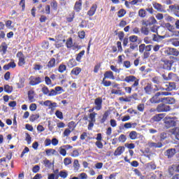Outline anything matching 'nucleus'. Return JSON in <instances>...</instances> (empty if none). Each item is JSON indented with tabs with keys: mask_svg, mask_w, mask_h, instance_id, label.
<instances>
[{
	"mask_svg": "<svg viewBox=\"0 0 179 179\" xmlns=\"http://www.w3.org/2000/svg\"><path fill=\"white\" fill-rule=\"evenodd\" d=\"M122 82H126V83H129L131 85V87H124V89L128 94H131L133 90L138 92L139 90V79H138L135 76H127L124 78H122ZM133 83V84H132Z\"/></svg>",
	"mask_w": 179,
	"mask_h": 179,
	"instance_id": "obj_1",
	"label": "nucleus"
},
{
	"mask_svg": "<svg viewBox=\"0 0 179 179\" xmlns=\"http://www.w3.org/2000/svg\"><path fill=\"white\" fill-rule=\"evenodd\" d=\"M95 106L88 110V113H94V110L100 111L103 108V98L99 96L94 99Z\"/></svg>",
	"mask_w": 179,
	"mask_h": 179,
	"instance_id": "obj_2",
	"label": "nucleus"
},
{
	"mask_svg": "<svg viewBox=\"0 0 179 179\" xmlns=\"http://www.w3.org/2000/svg\"><path fill=\"white\" fill-rule=\"evenodd\" d=\"M173 64H174V60H169L167 59H161V65H162L163 69H166V71L171 70Z\"/></svg>",
	"mask_w": 179,
	"mask_h": 179,
	"instance_id": "obj_3",
	"label": "nucleus"
},
{
	"mask_svg": "<svg viewBox=\"0 0 179 179\" xmlns=\"http://www.w3.org/2000/svg\"><path fill=\"white\" fill-rule=\"evenodd\" d=\"M156 24H157V20H156V18H155L153 16L150 17L148 19H144L141 20L142 26L150 27Z\"/></svg>",
	"mask_w": 179,
	"mask_h": 179,
	"instance_id": "obj_4",
	"label": "nucleus"
},
{
	"mask_svg": "<svg viewBox=\"0 0 179 179\" xmlns=\"http://www.w3.org/2000/svg\"><path fill=\"white\" fill-rule=\"evenodd\" d=\"M155 88H153V85L151 83H148L147 85L144 87V90L146 94H153L155 92H159L160 89L157 85H155Z\"/></svg>",
	"mask_w": 179,
	"mask_h": 179,
	"instance_id": "obj_5",
	"label": "nucleus"
},
{
	"mask_svg": "<svg viewBox=\"0 0 179 179\" xmlns=\"http://www.w3.org/2000/svg\"><path fill=\"white\" fill-rule=\"evenodd\" d=\"M165 128L169 129V128H173L177 125V122L173 117H166L164 120Z\"/></svg>",
	"mask_w": 179,
	"mask_h": 179,
	"instance_id": "obj_6",
	"label": "nucleus"
},
{
	"mask_svg": "<svg viewBox=\"0 0 179 179\" xmlns=\"http://www.w3.org/2000/svg\"><path fill=\"white\" fill-rule=\"evenodd\" d=\"M170 110H171L170 106L166 105L165 103H160L157 106V113H167Z\"/></svg>",
	"mask_w": 179,
	"mask_h": 179,
	"instance_id": "obj_7",
	"label": "nucleus"
},
{
	"mask_svg": "<svg viewBox=\"0 0 179 179\" xmlns=\"http://www.w3.org/2000/svg\"><path fill=\"white\" fill-rule=\"evenodd\" d=\"M43 80L40 76L38 77H31V80L29 81V85L31 86H37V85H40V83H43Z\"/></svg>",
	"mask_w": 179,
	"mask_h": 179,
	"instance_id": "obj_8",
	"label": "nucleus"
},
{
	"mask_svg": "<svg viewBox=\"0 0 179 179\" xmlns=\"http://www.w3.org/2000/svg\"><path fill=\"white\" fill-rule=\"evenodd\" d=\"M17 58H18V66H23L26 64V59H24V55L22 52H18L16 55Z\"/></svg>",
	"mask_w": 179,
	"mask_h": 179,
	"instance_id": "obj_9",
	"label": "nucleus"
},
{
	"mask_svg": "<svg viewBox=\"0 0 179 179\" xmlns=\"http://www.w3.org/2000/svg\"><path fill=\"white\" fill-rule=\"evenodd\" d=\"M150 103L152 104H159V103H162V99H160V92H157L152 98H150Z\"/></svg>",
	"mask_w": 179,
	"mask_h": 179,
	"instance_id": "obj_10",
	"label": "nucleus"
},
{
	"mask_svg": "<svg viewBox=\"0 0 179 179\" xmlns=\"http://www.w3.org/2000/svg\"><path fill=\"white\" fill-rule=\"evenodd\" d=\"M152 47H153V45H145V43H142L138 46L139 48V52L143 53L145 52H150V51H152Z\"/></svg>",
	"mask_w": 179,
	"mask_h": 179,
	"instance_id": "obj_11",
	"label": "nucleus"
},
{
	"mask_svg": "<svg viewBox=\"0 0 179 179\" xmlns=\"http://www.w3.org/2000/svg\"><path fill=\"white\" fill-rule=\"evenodd\" d=\"M165 54H166L167 55H173V57H178L179 51L174 48H168L165 50Z\"/></svg>",
	"mask_w": 179,
	"mask_h": 179,
	"instance_id": "obj_12",
	"label": "nucleus"
},
{
	"mask_svg": "<svg viewBox=\"0 0 179 179\" xmlns=\"http://www.w3.org/2000/svg\"><path fill=\"white\" fill-rule=\"evenodd\" d=\"M166 88H162V90H166V92H173V90H177V85L176 83H168V84L166 85Z\"/></svg>",
	"mask_w": 179,
	"mask_h": 179,
	"instance_id": "obj_13",
	"label": "nucleus"
},
{
	"mask_svg": "<svg viewBox=\"0 0 179 179\" xmlns=\"http://www.w3.org/2000/svg\"><path fill=\"white\" fill-rule=\"evenodd\" d=\"M169 9L173 12L175 16L179 17V4L169 6Z\"/></svg>",
	"mask_w": 179,
	"mask_h": 179,
	"instance_id": "obj_14",
	"label": "nucleus"
},
{
	"mask_svg": "<svg viewBox=\"0 0 179 179\" xmlns=\"http://www.w3.org/2000/svg\"><path fill=\"white\" fill-rule=\"evenodd\" d=\"M83 3V2L82 0H78L77 1H76L74 6H73V10H75V12H76V13L80 12V10H82Z\"/></svg>",
	"mask_w": 179,
	"mask_h": 179,
	"instance_id": "obj_15",
	"label": "nucleus"
},
{
	"mask_svg": "<svg viewBox=\"0 0 179 179\" xmlns=\"http://www.w3.org/2000/svg\"><path fill=\"white\" fill-rule=\"evenodd\" d=\"M110 110H106L102 115V118L100 120V124H104V122H106V121L108 119V117H110Z\"/></svg>",
	"mask_w": 179,
	"mask_h": 179,
	"instance_id": "obj_16",
	"label": "nucleus"
},
{
	"mask_svg": "<svg viewBox=\"0 0 179 179\" xmlns=\"http://www.w3.org/2000/svg\"><path fill=\"white\" fill-rule=\"evenodd\" d=\"M63 90H64L62 87L59 86L55 87V89H52V97L54 96H58V94H61Z\"/></svg>",
	"mask_w": 179,
	"mask_h": 179,
	"instance_id": "obj_17",
	"label": "nucleus"
},
{
	"mask_svg": "<svg viewBox=\"0 0 179 179\" xmlns=\"http://www.w3.org/2000/svg\"><path fill=\"white\" fill-rule=\"evenodd\" d=\"M57 65V60H55V58L52 57L50 58V61L48 62L46 66L48 69H52V68H55Z\"/></svg>",
	"mask_w": 179,
	"mask_h": 179,
	"instance_id": "obj_18",
	"label": "nucleus"
},
{
	"mask_svg": "<svg viewBox=\"0 0 179 179\" xmlns=\"http://www.w3.org/2000/svg\"><path fill=\"white\" fill-rule=\"evenodd\" d=\"M41 92L42 93L45 95V96H48L49 97H52V89L50 90L48 89V87L44 85L42 89H41Z\"/></svg>",
	"mask_w": 179,
	"mask_h": 179,
	"instance_id": "obj_19",
	"label": "nucleus"
},
{
	"mask_svg": "<svg viewBox=\"0 0 179 179\" xmlns=\"http://www.w3.org/2000/svg\"><path fill=\"white\" fill-rule=\"evenodd\" d=\"M96 10H97V4H93L87 13V16H94Z\"/></svg>",
	"mask_w": 179,
	"mask_h": 179,
	"instance_id": "obj_20",
	"label": "nucleus"
},
{
	"mask_svg": "<svg viewBox=\"0 0 179 179\" xmlns=\"http://www.w3.org/2000/svg\"><path fill=\"white\" fill-rule=\"evenodd\" d=\"M103 78L114 80V79H115V76H114V73H113V71H107L103 74Z\"/></svg>",
	"mask_w": 179,
	"mask_h": 179,
	"instance_id": "obj_21",
	"label": "nucleus"
},
{
	"mask_svg": "<svg viewBox=\"0 0 179 179\" xmlns=\"http://www.w3.org/2000/svg\"><path fill=\"white\" fill-rule=\"evenodd\" d=\"M125 152V147L119 146L114 152V156H121Z\"/></svg>",
	"mask_w": 179,
	"mask_h": 179,
	"instance_id": "obj_22",
	"label": "nucleus"
},
{
	"mask_svg": "<svg viewBox=\"0 0 179 179\" xmlns=\"http://www.w3.org/2000/svg\"><path fill=\"white\" fill-rule=\"evenodd\" d=\"M162 103H166V104H174L176 99L172 97H164L162 98Z\"/></svg>",
	"mask_w": 179,
	"mask_h": 179,
	"instance_id": "obj_23",
	"label": "nucleus"
},
{
	"mask_svg": "<svg viewBox=\"0 0 179 179\" xmlns=\"http://www.w3.org/2000/svg\"><path fill=\"white\" fill-rule=\"evenodd\" d=\"M28 99L30 103H34L36 101V99H34V90H31L28 91Z\"/></svg>",
	"mask_w": 179,
	"mask_h": 179,
	"instance_id": "obj_24",
	"label": "nucleus"
},
{
	"mask_svg": "<svg viewBox=\"0 0 179 179\" xmlns=\"http://www.w3.org/2000/svg\"><path fill=\"white\" fill-rule=\"evenodd\" d=\"M6 51H8V45L5 42L2 43L0 45V52H2V55H5Z\"/></svg>",
	"mask_w": 179,
	"mask_h": 179,
	"instance_id": "obj_25",
	"label": "nucleus"
},
{
	"mask_svg": "<svg viewBox=\"0 0 179 179\" xmlns=\"http://www.w3.org/2000/svg\"><path fill=\"white\" fill-rule=\"evenodd\" d=\"M164 118V114L163 113H159L157 115H155L153 117L152 120L155 122H159V121H162Z\"/></svg>",
	"mask_w": 179,
	"mask_h": 179,
	"instance_id": "obj_26",
	"label": "nucleus"
},
{
	"mask_svg": "<svg viewBox=\"0 0 179 179\" xmlns=\"http://www.w3.org/2000/svg\"><path fill=\"white\" fill-rule=\"evenodd\" d=\"M176 155V149L171 148L166 150V156H167L168 159H171L173 156Z\"/></svg>",
	"mask_w": 179,
	"mask_h": 179,
	"instance_id": "obj_27",
	"label": "nucleus"
},
{
	"mask_svg": "<svg viewBox=\"0 0 179 179\" xmlns=\"http://www.w3.org/2000/svg\"><path fill=\"white\" fill-rule=\"evenodd\" d=\"M141 34H143L144 36H149L150 33V30L149 29V27L146 26H143L141 28Z\"/></svg>",
	"mask_w": 179,
	"mask_h": 179,
	"instance_id": "obj_28",
	"label": "nucleus"
},
{
	"mask_svg": "<svg viewBox=\"0 0 179 179\" xmlns=\"http://www.w3.org/2000/svg\"><path fill=\"white\" fill-rule=\"evenodd\" d=\"M85 51L82 50L78 54L76 55V60L77 61V62H82V58H83V56L85 55Z\"/></svg>",
	"mask_w": 179,
	"mask_h": 179,
	"instance_id": "obj_29",
	"label": "nucleus"
},
{
	"mask_svg": "<svg viewBox=\"0 0 179 179\" xmlns=\"http://www.w3.org/2000/svg\"><path fill=\"white\" fill-rule=\"evenodd\" d=\"M80 72H82V69L80 67H76L71 70V75H75V76H78Z\"/></svg>",
	"mask_w": 179,
	"mask_h": 179,
	"instance_id": "obj_30",
	"label": "nucleus"
},
{
	"mask_svg": "<svg viewBox=\"0 0 179 179\" xmlns=\"http://www.w3.org/2000/svg\"><path fill=\"white\" fill-rule=\"evenodd\" d=\"M112 94H117L118 96H125V92H122L121 90L113 89L110 92Z\"/></svg>",
	"mask_w": 179,
	"mask_h": 179,
	"instance_id": "obj_31",
	"label": "nucleus"
},
{
	"mask_svg": "<svg viewBox=\"0 0 179 179\" xmlns=\"http://www.w3.org/2000/svg\"><path fill=\"white\" fill-rule=\"evenodd\" d=\"M4 92L6 93H8V94H10L12 92H13V87L9 85H4Z\"/></svg>",
	"mask_w": 179,
	"mask_h": 179,
	"instance_id": "obj_32",
	"label": "nucleus"
},
{
	"mask_svg": "<svg viewBox=\"0 0 179 179\" xmlns=\"http://www.w3.org/2000/svg\"><path fill=\"white\" fill-rule=\"evenodd\" d=\"M149 148H162L163 146V143H148Z\"/></svg>",
	"mask_w": 179,
	"mask_h": 179,
	"instance_id": "obj_33",
	"label": "nucleus"
},
{
	"mask_svg": "<svg viewBox=\"0 0 179 179\" xmlns=\"http://www.w3.org/2000/svg\"><path fill=\"white\" fill-rule=\"evenodd\" d=\"M129 137L131 141H135L138 138V133L136 131H132L129 133Z\"/></svg>",
	"mask_w": 179,
	"mask_h": 179,
	"instance_id": "obj_34",
	"label": "nucleus"
},
{
	"mask_svg": "<svg viewBox=\"0 0 179 179\" xmlns=\"http://www.w3.org/2000/svg\"><path fill=\"white\" fill-rule=\"evenodd\" d=\"M24 80H25L23 78H20L19 83H16L18 89H22V87H24Z\"/></svg>",
	"mask_w": 179,
	"mask_h": 179,
	"instance_id": "obj_35",
	"label": "nucleus"
},
{
	"mask_svg": "<svg viewBox=\"0 0 179 179\" xmlns=\"http://www.w3.org/2000/svg\"><path fill=\"white\" fill-rule=\"evenodd\" d=\"M172 134L174 135L176 139H177V141H179V128L176 127L175 129H173L172 130Z\"/></svg>",
	"mask_w": 179,
	"mask_h": 179,
	"instance_id": "obj_36",
	"label": "nucleus"
},
{
	"mask_svg": "<svg viewBox=\"0 0 179 179\" xmlns=\"http://www.w3.org/2000/svg\"><path fill=\"white\" fill-rule=\"evenodd\" d=\"M76 65H78V63L75 59H71L68 62V66H69V68H73V66H76Z\"/></svg>",
	"mask_w": 179,
	"mask_h": 179,
	"instance_id": "obj_37",
	"label": "nucleus"
},
{
	"mask_svg": "<svg viewBox=\"0 0 179 179\" xmlns=\"http://www.w3.org/2000/svg\"><path fill=\"white\" fill-rule=\"evenodd\" d=\"M73 167L74 169V171H78L80 167V165L79 164V160L78 159L74 160Z\"/></svg>",
	"mask_w": 179,
	"mask_h": 179,
	"instance_id": "obj_38",
	"label": "nucleus"
},
{
	"mask_svg": "<svg viewBox=\"0 0 179 179\" xmlns=\"http://www.w3.org/2000/svg\"><path fill=\"white\" fill-rule=\"evenodd\" d=\"M154 8L158 12H164V8H163V6L160 3H155V5L154 6Z\"/></svg>",
	"mask_w": 179,
	"mask_h": 179,
	"instance_id": "obj_39",
	"label": "nucleus"
},
{
	"mask_svg": "<svg viewBox=\"0 0 179 179\" xmlns=\"http://www.w3.org/2000/svg\"><path fill=\"white\" fill-rule=\"evenodd\" d=\"M73 45V41L72 38H69L66 42V46L68 48H72Z\"/></svg>",
	"mask_w": 179,
	"mask_h": 179,
	"instance_id": "obj_40",
	"label": "nucleus"
},
{
	"mask_svg": "<svg viewBox=\"0 0 179 179\" xmlns=\"http://www.w3.org/2000/svg\"><path fill=\"white\" fill-rule=\"evenodd\" d=\"M165 27L167 28V30H169V31H171V33H174V30H176L174 26L171 25V24L170 23H166Z\"/></svg>",
	"mask_w": 179,
	"mask_h": 179,
	"instance_id": "obj_41",
	"label": "nucleus"
},
{
	"mask_svg": "<svg viewBox=\"0 0 179 179\" xmlns=\"http://www.w3.org/2000/svg\"><path fill=\"white\" fill-rule=\"evenodd\" d=\"M96 115H97L96 112H93L89 115L90 121H91V122H96Z\"/></svg>",
	"mask_w": 179,
	"mask_h": 179,
	"instance_id": "obj_42",
	"label": "nucleus"
},
{
	"mask_svg": "<svg viewBox=\"0 0 179 179\" xmlns=\"http://www.w3.org/2000/svg\"><path fill=\"white\" fill-rule=\"evenodd\" d=\"M38 118H40L39 114H33L30 116L29 121H31V122H34V121L38 120Z\"/></svg>",
	"mask_w": 179,
	"mask_h": 179,
	"instance_id": "obj_43",
	"label": "nucleus"
},
{
	"mask_svg": "<svg viewBox=\"0 0 179 179\" xmlns=\"http://www.w3.org/2000/svg\"><path fill=\"white\" fill-rule=\"evenodd\" d=\"M70 17H67L66 18V22L68 23H72L73 22V20L75 19V13H72L71 14L69 15Z\"/></svg>",
	"mask_w": 179,
	"mask_h": 179,
	"instance_id": "obj_44",
	"label": "nucleus"
},
{
	"mask_svg": "<svg viewBox=\"0 0 179 179\" xmlns=\"http://www.w3.org/2000/svg\"><path fill=\"white\" fill-rule=\"evenodd\" d=\"M126 14H127V10H125L124 8L120 9L117 12L118 17H124V16H125Z\"/></svg>",
	"mask_w": 179,
	"mask_h": 179,
	"instance_id": "obj_45",
	"label": "nucleus"
},
{
	"mask_svg": "<svg viewBox=\"0 0 179 179\" xmlns=\"http://www.w3.org/2000/svg\"><path fill=\"white\" fill-rule=\"evenodd\" d=\"M66 71V66L65 64H60L58 68V71L60 73H64Z\"/></svg>",
	"mask_w": 179,
	"mask_h": 179,
	"instance_id": "obj_46",
	"label": "nucleus"
},
{
	"mask_svg": "<svg viewBox=\"0 0 179 179\" xmlns=\"http://www.w3.org/2000/svg\"><path fill=\"white\" fill-rule=\"evenodd\" d=\"M171 43L174 47H179V41L177 38H172L170 40Z\"/></svg>",
	"mask_w": 179,
	"mask_h": 179,
	"instance_id": "obj_47",
	"label": "nucleus"
},
{
	"mask_svg": "<svg viewBox=\"0 0 179 179\" xmlns=\"http://www.w3.org/2000/svg\"><path fill=\"white\" fill-rule=\"evenodd\" d=\"M138 16L140 17H146V10H145V9L141 8L138 10Z\"/></svg>",
	"mask_w": 179,
	"mask_h": 179,
	"instance_id": "obj_48",
	"label": "nucleus"
},
{
	"mask_svg": "<svg viewBox=\"0 0 179 179\" xmlns=\"http://www.w3.org/2000/svg\"><path fill=\"white\" fill-rule=\"evenodd\" d=\"M55 115L59 120H64V113L59 110H56Z\"/></svg>",
	"mask_w": 179,
	"mask_h": 179,
	"instance_id": "obj_49",
	"label": "nucleus"
},
{
	"mask_svg": "<svg viewBox=\"0 0 179 179\" xmlns=\"http://www.w3.org/2000/svg\"><path fill=\"white\" fill-rule=\"evenodd\" d=\"M50 6L54 9V10H57V9H58V2H57L55 0H53L50 3Z\"/></svg>",
	"mask_w": 179,
	"mask_h": 179,
	"instance_id": "obj_50",
	"label": "nucleus"
},
{
	"mask_svg": "<svg viewBox=\"0 0 179 179\" xmlns=\"http://www.w3.org/2000/svg\"><path fill=\"white\" fill-rule=\"evenodd\" d=\"M59 177H61V178H64V179L66 178V177H68V172L61 171L59 173Z\"/></svg>",
	"mask_w": 179,
	"mask_h": 179,
	"instance_id": "obj_51",
	"label": "nucleus"
},
{
	"mask_svg": "<svg viewBox=\"0 0 179 179\" xmlns=\"http://www.w3.org/2000/svg\"><path fill=\"white\" fill-rule=\"evenodd\" d=\"M106 78H103L102 83L105 87H108V86H111V81L106 80Z\"/></svg>",
	"mask_w": 179,
	"mask_h": 179,
	"instance_id": "obj_52",
	"label": "nucleus"
},
{
	"mask_svg": "<svg viewBox=\"0 0 179 179\" xmlns=\"http://www.w3.org/2000/svg\"><path fill=\"white\" fill-rule=\"evenodd\" d=\"M137 110L141 113H143L145 111V104L144 103H139L137 106Z\"/></svg>",
	"mask_w": 179,
	"mask_h": 179,
	"instance_id": "obj_53",
	"label": "nucleus"
},
{
	"mask_svg": "<svg viewBox=\"0 0 179 179\" xmlns=\"http://www.w3.org/2000/svg\"><path fill=\"white\" fill-rule=\"evenodd\" d=\"M119 142H122V143H124L127 141V136L124 134H121L118 138Z\"/></svg>",
	"mask_w": 179,
	"mask_h": 179,
	"instance_id": "obj_54",
	"label": "nucleus"
},
{
	"mask_svg": "<svg viewBox=\"0 0 179 179\" xmlns=\"http://www.w3.org/2000/svg\"><path fill=\"white\" fill-rule=\"evenodd\" d=\"M73 130H71L70 129H65L64 131L63 132V136L68 137L69 135H71V133L72 132Z\"/></svg>",
	"mask_w": 179,
	"mask_h": 179,
	"instance_id": "obj_55",
	"label": "nucleus"
},
{
	"mask_svg": "<svg viewBox=\"0 0 179 179\" xmlns=\"http://www.w3.org/2000/svg\"><path fill=\"white\" fill-rule=\"evenodd\" d=\"M59 154L64 157L66 156V150L63 146L59 148Z\"/></svg>",
	"mask_w": 179,
	"mask_h": 179,
	"instance_id": "obj_56",
	"label": "nucleus"
},
{
	"mask_svg": "<svg viewBox=\"0 0 179 179\" xmlns=\"http://www.w3.org/2000/svg\"><path fill=\"white\" fill-rule=\"evenodd\" d=\"M78 37L79 38H80V40H83V38H85V37H86V32H85V31H80L78 32Z\"/></svg>",
	"mask_w": 179,
	"mask_h": 179,
	"instance_id": "obj_57",
	"label": "nucleus"
},
{
	"mask_svg": "<svg viewBox=\"0 0 179 179\" xmlns=\"http://www.w3.org/2000/svg\"><path fill=\"white\" fill-rule=\"evenodd\" d=\"M129 38L131 43H136L138 41V36L135 35L130 36Z\"/></svg>",
	"mask_w": 179,
	"mask_h": 179,
	"instance_id": "obj_58",
	"label": "nucleus"
},
{
	"mask_svg": "<svg viewBox=\"0 0 179 179\" xmlns=\"http://www.w3.org/2000/svg\"><path fill=\"white\" fill-rule=\"evenodd\" d=\"M176 169H174V167L173 166H170L169 168L168 172L169 176H174V174L176 173Z\"/></svg>",
	"mask_w": 179,
	"mask_h": 179,
	"instance_id": "obj_59",
	"label": "nucleus"
},
{
	"mask_svg": "<svg viewBox=\"0 0 179 179\" xmlns=\"http://www.w3.org/2000/svg\"><path fill=\"white\" fill-rule=\"evenodd\" d=\"M25 141L27 142L28 145H30V143H31V136H30V134H29V133L26 134Z\"/></svg>",
	"mask_w": 179,
	"mask_h": 179,
	"instance_id": "obj_60",
	"label": "nucleus"
},
{
	"mask_svg": "<svg viewBox=\"0 0 179 179\" xmlns=\"http://www.w3.org/2000/svg\"><path fill=\"white\" fill-rule=\"evenodd\" d=\"M72 163V160L71 159V158H65L64 159V164L66 166H69V164H71Z\"/></svg>",
	"mask_w": 179,
	"mask_h": 179,
	"instance_id": "obj_61",
	"label": "nucleus"
},
{
	"mask_svg": "<svg viewBox=\"0 0 179 179\" xmlns=\"http://www.w3.org/2000/svg\"><path fill=\"white\" fill-rule=\"evenodd\" d=\"M148 167H149V169H150L151 170H156L157 169V166L153 162L149 163L148 164Z\"/></svg>",
	"mask_w": 179,
	"mask_h": 179,
	"instance_id": "obj_62",
	"label": "nucleus"
},
{
	"mask_svg": "<svg viewBox=\"0 0 179 179\" xmlns=\"http://www.w3.org/2000/svg\"><path fill=\"white\" fill-rule=\"evenodd\" d=\"M79 179H87V174L86 173H81L78 175Z\"/></svg>",
	"mask_w": 179,
	"mask_h": 179,
	"instance_id": "obj_63",
	"label": "nucleus"
},
{
	"mask_svg": "<svg viewBox=\"0 0 179 179\" xmlns=\"http://www.w3.org/2000/svg\"><path fill=\"white\" fill-rule=\"evenodd\" d=\"M95 145L96 148H98V149H103V143H101V141L95 142Z\"/></svg>",
	"mask_w": 179,
	"mask_h": 179,
	"instance_id": "obj_64",
	"label": "nucleus"
}]
</instances>
